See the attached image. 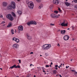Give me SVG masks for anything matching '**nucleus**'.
I'll return each mask as SVG.
<instances>
[{"label":"nucleus","instance_id":"obj_1","mask_svg":"<svg viewBox=\"0 0 77 77\" xmlns=\"http://www.w3.org/2000/svg\"><path fill=\"white\" fill-rule=\"evenodd\" d=\"M28 6L30 9H33L34 8V3L32 2H29L28 3Z\"/></svg>","mask_w":77,"mask_h":77},{"label":"nucleus","instance_id":"obj_2","mask_svg":"<svg viewBox=\"0 0 77 77\" xmlns=\"http://www.w3.org/2000/svg\"><path fill=\"white\" fill-rule=\"evenodd\" d=\"M51 45L50 44H49L48 45V44H45L43 45L44 49V50H49V49L51 48Z\"/></svg>","mask_w":77,"mask_h":77},{"label":"nucleus","instance_id":"obj_3","mask_svg":"<svg viewBox=\"0 0 77 77\" xmlns=\"http://www.w3.org/2000/svg\"><path fill=\"white\" fill-rule=\"evenodd\" d=\"M6 17L7 18H8V19H9L11 21H13V20H14V18H13V17H12V15H11L10 14L7 15Z\"/></svg>","mask_w":77,"mask_h":77},{"label":"nucleus","instance_id":"obj_4","mask_svg":"<svg viewBox=\"0 0 77 77\" xmlns=\"http://www.w3.org/2000/svg\"><path fill=\"white\" fill-rule=\"evenodd\" d=\"M11 6L13 9L15 8V3L14 2L12 1L11 2Z\"/></svg>","mask_w":77,"mask_h":77},{"label":"nucleus","instance_id":"obj_5","mask_svg":"<svg viewBox=\"0 0 77 77\" xmlns=\"http://www.w3.org/2000/svg\"><path fill=\"white\" fill-rule=\"evenodd\" d=\"M53 3L54 5H58L59 3V1L58 0H53Z\"/></svg>","mask_w":77,"mask_h":77},{"label":"nucleus","instance_id":"obj_6","mask_svg":"<svg viewBox=\"0 0 77 77\" xmlns=\"http://www.w3.org/2000/svg\"><path fill=\"white\" fill-rule=\"evenodd\" d=\"M69 37L68 35H65L63 37V39L65 41H67L69 39Z\"/></svg>","mask_w":77,"mask_h":77},{"label":"nucleus","instance_id":"obj_7","mask_svg":"<svg viewBox=\"0 0 77 77\" xmlns=\"http://www.w3.org/2000/svg\"><path fill=\"white\" fill-rule=\"evenodd\" d=\"M12 40L13 41H15V42H16L17 43H19L20 42V40L18 38H17L15 37L13 38Z\"/></svg>","mask_w":77,"mask_h":77},{"label":"nucleus","instance_id":"obj_8","mask_svg":"<svg viewBox=\"0 0 77 77\" xmlns=\"http://www.w3.org/2000/svg\"><path fill=\"white\" fill-rule=\"evenodd\" d=\"M19 46V45H18V44H14L13 45V48H18Z\"/></svg>","mask_w":77,"mask_h":77},{"label":"nucleus","instance_id":"obj_9","mask_svg":"<svg viewBox=\"0 0 77 77\" xmlns=\"http://www.w3.org/2000/svg\"><path fill=\"white\" fill-rule=\"evenodd\" d=\"M26 36L27 39H29V40H31L32 39V37H31V36H30V35L28 34H27Z\"/></svg>","mask_w":77,"mask_h":77},{"label":"nucleus","instance_id":"obj_10","mask_svg":"<svg viewBox=\"0 0 77 77\" xmlns=\"http://www.w3.org/2000/svg\"><path fill=\"white\" fill-rule=\"evenodd\" d=\"M18 29L20 31H23V26H19Z\"/></svg>","mask_w":77,"mask_h":77},{"label":"nucleus","instance_id":"obj_11","mask_svg":"<svg viewBox=\"0 0 77 77\" xmlns=\"http://www.w3.org/2000/svg\"><path fill=\"white\" fill-rule=\"evenodd\" d=\"M61 26H68V24L67 23H65V22H63L61 24Z\"/></svg>","mask_w":77,"mask_h":77},{"label":"nucleus","instance_id":"obj_12","mask_svg":"<svg viewBox=\"0 0 77 77\" xmlns=\"http://www.w3.org/2000/svg\"><path fill=\"white\" fill-rule=\"evenodd\" d=\"M27 25H28V26H29V25H32V21H30L28 22L27 23Z\"/></svg>","mask_w":77,"mask_h":77},{"label":"nucleus","instance_id":"obj_13","mask_svg":"<svg viewBox=\"0 0 77 77\" xmlns=\"http://www.w3.org/2000/svg\"><path fill=\"white\" fill-rule=\"evenodd\" d=\"M51 17L53 18H55V14H51Z\"/></svg>","mask_w":77,"mask_h":77},{"label":"nucleus","instance_id":"obj_14","mask_svg":"<svg viewBox=\"0 0 77 77\" xmlns=\"http://www.w3.org/2000/svg\"><path fill=\"white\" fill-rule=\"evenodd\" d=\"M60 32V33L61 34H64V33H66V31L65 30H61Z\"/></svg>","mask_w":77,"mask_h":77},{"label":"nucleus","instance_id":"obj_15","mask_svg":"<svg viewBox=\"0 0 77 77\" xmlns=\"http://www.w3.org/2000/svg\"><path fill=\"white\" fill-rule=\"evenodd\" d=\"M8 9H12V7L11 6V5H9L8 6Z\"/></svg>","mask_w":77,"mask_h":77},{"label":"nucleus","instance_id":"obj_16","mask_svg":"<svg viewBox=\"0 0 77 77\" xmlns=\"http://www.w3.org/2000/svg\"><path fill=\"white\" fill-rule=\"evenodd\" d=\"M12 26V23L10 22L8 25L7 26V27H11V26Z\"/></svg>","mask_w":77,"mask_h":77},{"label":"nucleus","instance_id":"obj_17","mask_svg":"<svg viewBox=\"0 0 77 77\" xmlns=\"http://www.w3.org/2000/svg\"><path fill=\"white\" fill-rule=\"evenodd\" d=\"M3 6H4V7H5V6H6L7 5V3L5 2H4L3 3Z\"/></svg>","mask_w":77,"mask_h":77},{"label":"nucleus","instance_id":"obj_18","mask_svg":"<svg viewBox=\"0 0 77 77\" xmlns=\"http://www.w3.org/2000/svg\"><path fill=\"white\" fill-rule=\"evenodd\" d=\"M42 7H43V5L42 4H40L39 5L38 9H41L42 8Z\"/></svg>","mask_w":77,"mask_h":77},{"label":"nucleus","instance_id":"obj_19","mask_svg":"<svg viewBox=\"0 0 77 77\" xmlns=\"http://www.w3.org/2000/svg\"><path fill=\"white\" fill-rule=\"evenodd\" d=\"M66 5V6H69V5H70V3H69L68 2H65V3Z\"/></svg>","mask_w":77,"mask_h":77},{"label":"nucleus","instance_id":"obj_20","mask_svg":"<svg viewBox=\"0 0 77 77\" xmlns=\"http://www.w3.org/2000/svg\"><path fill=\"white\" fill-rule=\"evenodd\" d=\"M15 66H16V65L15 64L14 65H13V66L10 67L9 68V69H11H11H12V68H15Z\"/></svg>","mask_w":77,"mask_h":77},{"label":"nucleus","instance_id":"obj_21","mask_svg":"<svg viewBox=\"0 0 77 77\" xmlns=\"http://www.w3.org/2000/svg\"><path fill=\"white\" fill-rule=\"evenodd\" d=\"M32 24H35V25H36V22L34 21H32Z\"/></svg>","mask_w":77,"mask_h":77},{"label":"nucleus","instance_id":"obj_22","mask_svg":"<svg viewBox=\"0 0 77 77\" xmlns=\"http://www.w3.org/2000/svg\"><path fill=\"white\" fill-rule=\"evenodd\" d=\"M17 13H18L19 15H21L22 12H21V11H17Z\"/></svg>","mask_w":77,"mask_h":77},{"label":"nucleus","instance_id":"obj_23","mask_svg":"<svg viewBox=\"0 0 77 77\" xmlns=\"http://www.w3.org/2000/svg\"><path fill=\"white\" fill-rule=\"evenodd\" d=\"M14 29H11V33L12 34V35H14Z\"/></svg>","mask_w":77,"mask_h":77},{"label":"nucleus","instance_id":"obj_24","mask_svg":"<svg viewBox=\"0 0 77 77\" xmlns=\"http://www.w3.org/2000/svg\"><path fill=\"white\" fill-rule=\"evenodd\" d=\"M53 8V5H51L49 7V8L50 9H52Z\"/></svg>","mask_w":77,"mask_h":77},{"label":"nucleus","instance_id":"obj_25","mask_svg":"<svg viewBox=\"0 0 77 77\" xmlns=\"http://www.w3.org/2000/svg\"><path fill=\"white\" fill-rule=\"evenodd\" d=\"M12 15L13 16V17H16V16L15 15V13H14V12H12Z\"/></svg>","mask_w":77,"mask_h":77},{"label":"nucleus","instance_id":"obj_26","mask_svg":"<svg viewBox=\"0 0 77 77\" xmlns=\"http://www.w3.org/2000/svg\"><path fill=\"white\" fill-rule=\"evenodd\" d=\"M20 68V66L19 65H18L16 66V65L15 68Z\"/></svg>","mask_w":77,"mask_h":77},{"label":"nucleus","instance_id":"obj_27","mask_svg":"<svg viewBox=\"0 0 77 77\" xmlns=\"http://www.w3.org/2000/svg\"><path fill=\"white\" fill-rule=\"evenodd\" d=\"M36 0V2H37V3H40L41 2V0Z\"/></svg>","mask_w":77,"mask_h":77},{"label":"nucleus","instance_id":"obj_28","mask_svg":"<svg viewBox=\"0 0 77 77\" xmlns=\"http://www.w3.org/2000/svg\"><path fill=\"white\" fill-rule=\"evenodd\" d=\"M57 72L56 70H54L53 71V74H56Z\"/></svg>","mask_w":77,"mask_h":77},{"label":"nucleus","instance_id":"obj_29","mask_svg":"<svg viewBox=\"0 0 77 77\" xmlns=\"http://www.w3.org/2000/svg\"><path fill=\"white\" fill-rule=\"evenodd\" d=\"M54 14H58V11H54Z\"/></svg>","mask_w":77,"mask_h":77},{"label":"nucleus","instance_id":"obj_30","mask_svg":"<svg viewBox=\"0 0 77 77\" xmlns=\"http://www.w3.org/2000/svg\"><path fill=\"white\" fill-rule=\"evenodd\" d=\"M45 56H48V53H46L45 54Z\"/></svg>","mask_w":77,"mask_h":77},{"label":"nucleus","instance_id":"obj_31","mask_svg":"<svg viewBox=\"0 0 77 77\" xmlns=\"http://www.w3.org/2000/svg\"><path fill=\"white\" fill-rule=\"evenodd\" d=\"M58 17H59V16L57 15H55V18H58Z\"/></svg>","mask_w":77,"mask_h":77},{"label":"nucleus","instance_id":"obj_32","mask_svg":"<svg viewBox=\"0 0 77 77\" xmlns=\"http://www.w3.org/2000/svg\"><path fill=\"white\" fill-rule=\"evenodd\" d=\"M74 2L75 3H77V0H74Z\"/></svg>","mask_w":77,"mask_h":77},{"label":"nucleus","instance_id":"obj_33","mask_svg":"<svg viewBox=\"0 0 77 77\" xmlns=\"http://www.w3.org/2000/svg\"><path fill=\"white\" fill-rule=\"evenodd\" d=\"M4 23H5V21H2L1 23V24H4Z\"/></svg>","mask_w":77,"mask_h":77},{"label":"nucleus","instance_id":"obj_34","mask_svg":"<svg viewBox=\"0 0 77 77\" xmlns=\"http://www.w3.org/2000/svg\"><path fill=\"white\" fill-rule=\"evenodd\" d=\"M46 68H48V67H49V65H46Z\"/></svg>","mask_w":77,"mask_h":77},{"label":"nucleus","instance_id":"obj_35","mask_svg":"<svg viewBox=\"0 0 77 77\" xmlns=\"http://www.w3.org/2000/svg\"><path fill=\"white\" fill-rule=\"evenodd\" d=\"M50 25H51V26H54V24L51 23Z\"/></svg>","mask_w":77,"mask_h":77},{"label":"nucleus","instance_id":"obj_36","mask_svg":"<svg viewBox=\"0 0 77 77\" xmlns=\"http://www.w3.org/2000/svg\"><path fill=\"white\" fill-rule=\"evenodd\" d=\"M55 68H57V67H58V65H56L55 66Z\"/></svg>","mask_w":77,"mask_h":77},{"label":"nucleus","instance_id":"obj_37","mask_svg":"<svg viewBox=\"0 0 77 77\" xmlns=\"http://www.w3.org/2000/svg\"><path fill=\"white\" fill-rule=\"evenodd\" d=\"M58 9L59 12H61V11L60 10V8H59Z\"/></svg>","mask_w":77,"mask_h":77},{"label":"nucleus","instance_id":"obj_38","mask_svg":"<svg viewBox=\"0 0 77 77\" xmlns=\"http://www.w3.org/2000/svg\"><path fill=\"white\" fill-rule=\"evenodd\" d=\"M18 61L19 62V63H21V60H18Z\"/></svg>","mask_w":77,"mask_h":77},{"label":"nucleus","instance_id":"obj_39","mask_svg":"<svg viewBox=\"0 0 77 77\" xmlns=\"http://www.w3.org/2000/svg\"><path fill=\"white\" fill-rule=\"evenodd\" d=\"M75 8H76V9H77V5H75Z\"/></svg>","mask_w":77,"mask_h":77},{"label":"nucleus","instance_id":"obj_40","mask_svg":"<svg viewBox=\"0 0 77 77\" xmlns=\"http://www.w3.org/2000/svg\"><path fill=\"white\" fill-rule=\"evenodd\" d=\"M37 68L38 69H41V68H40V67H37Z\"/></svg>","mask_w":77,"mask_h":77},{"label":"nucleus","instance_id":"obj_41","mask_svg":"<svg viewBox=\"0 0 77 77\" xmlns=\"http://www.w3.org/2000/svg\"><path fill=\"white\" fill-rule=\"evenodd\" d=\"M33 54V52H31L30 53V54Z\"/></svg>","mask_w":77,"mask_h":77},{"label":"nucleus","instance_id":"obj_42","mask_svg":"<svg viewBox=\"0 0 77 77\" xmlns=\"http://www.w3.org/2000/svg\"><path fill=\"white\" fill-rule=\"evenodd\" d=\"M42 71H43V70H44V67H42Z\"/></svg>","mask_w":77,"mask_h":77},{"label":"nucleus","instance_id":"obj_43","mask_svg":"<svg viewBox=\"0 0 77 77\" xmlns=\"http://www.w3.org/2000/svg\"><path fill=\"white\" fill-rule=\"evenodd\" d=\"M0 18H3V16L2 15H1L0 16Z\"/></svg>","mask_w":77,"mask_h":77},{"label":"nucleus","instance_id":"obj_44","mask_svg":"<svg viewBox=\"0 0 77 77\" xmlns=\"http://www.w3.org/2000/svg\"><path fill=\"white\" fill-rule=\"evenodd\" d=\"M71 27H72V29L73 30L74 29V27H73V26H72Z\"/></svg>","mask_w":77,"mask_h":77},{"label":"nucleus","instance_id":"obj_45","mask_svg":"<svg viewBox=\"0 0 77 77\" xmlns=\"http://www.w3.org/2000/svg\"><path fill=\"white\" fill-rule=\"evenodd\" d=\"M57 46H58V47H59L60 46V45H59V44L58 43Z\"/></svg>","mask_w":77,"mask_h":77},{"label":"nucleus","instance_id":"obj_46","mask_svg":"<svg viewBox=\"0 0 77 77\" xmlns=\"http://www.w3.org/2000/svg\"><path fill=\"white\" fill-rule=\"evenodd\" d=\"M43 72H45L44 70H43Z\"/></svg>","mask_w":77,"mask_h":77},{"label":"nucleus","instance_id":"obj_47","mask_svg":"<svg viewBox=\"0 0 77 77\" xmlns=\"http://www.w3.org/2000/svg\"><path fill=\"white\" fill-rule=\"evenodd\" d=\"M55 69H58L56 67V68H55Z\"/></svg>","mask_w":77,"mask_h":77},{"label":"nucleus","instance_id":"obj_48","mask_svg":"<svg viewBox=\"0 0 77 77\" xmlns=\"http://www.w3.org/2000/svg\"><path fill=\"white\" fill-rule=\"evenodd\" d=\"M60 77H62V76L61 75H60Z\"/></svg>","mask_w":77,"mask_h":77},{"label":"nucleus","instance_id":"obj_49","mask_svg":"<svg viewBox=\"0 0 77 77\" xmlns=\"http://www.w3.org/2000/svg\"><path fill=\"white\" fill-rule=\"evenodd\" d=\"M51 65H53V63L52 62H51Z\"/></svg>","mask_w":77,"mask_h":77},{"label":"nucleus","instance_id":"obj_50","mask_svg":"<svg viewBox=\"0 0 77 77\" xmlns=\"http://www.w3.org/2000/svg\"><path fill=\"white\" fill-rule=\"evenodd\" d=\"M5 26V24H3V25H2L3 26Z\"/></svg>","mask_w":77,"mask_h":77},{"label":"nucleus","instance_id":"obj_51","mask_svg":"<svg viewBox=\"0 0 77 77\" xmlns=\"http://www.w3.org/2000/svg\"><path fill=\"white\" fill-rule=\"evenodd\" d=\"M66 69L68 68V66H66Z\"/></svg>","mask_w":77,"mask_h":77},{"label":"nucleus","instance_id":"obj_52","mask_svg":"<svg viewBox=\"0 0 77 77\" xmlns=\"http://www.w3.org/2000/svg\"><path fill=\"white\" fill-rule=\"evenodd\" d=\"M62 66L61 65H60V67H62V66Z\"/></svg>","mask_w":77,"mask_h":77},{"label":"nucleus","instance_id":"obj_53","mask_svg":"<svg viewBox=\"0 0 77 77\" xmlns=\"http://www.w3.org/2000/svg\"><path fill=\"white\" fill-rule=\"evenodd\" d=\"M72 59H71V60H70L71 62L72 61Z\"/></svg>","mask_w":77,"mask_h":77},{"label":"nucleus","instance_id":"obj_54","mask_svg":"<svg viewBox=\"0 0 77 77\" xmlns=\"http://www.w3.org/2000/svg\"><path fill=\"white\" fill-rule=\"evenodd\" d=\"M0 69H1V70H2V68H0Z\"/></svg>","mask_w":77,"mask_h":77},{"label":"nucleus","instance_id":"obj_55","mask_svg":"<svg viewBox=\"0 0 77 77\" xmlns=\"http://www.w3.org/2000/svg\"><path fill=\"white\" fill-rule=\"evenodd\" d=\"M67 30H69V28H68V29H67Z\"/></svg>","mask_w":77,"mask_h":77},{"label":"nucleus","instance_id":"obj_56","mask_svg":"<svg viewBox=\"0 0 77 77\" xmlns=\"http://www.w3.org/2000/svg\"><path fill=\"white\" fill-rule=\"evenodd\" d=\"M18 33H20V31H18Z\"/></svg>","mask_w":77,"mask_h":77},{"label":"nucleus","instance_id":"obj_57","mask_svg":"<svg viewBox=\"0 0 77 77\" xmlns=\"http://www.w3.org/2000/svg\"><path fill=\"white\" fill-rule=\"evenodd\" d=\"M32 64H31L30 65V66H32Z\"/></svg>","mask_w":77,"mask_h":77},{"label":"nucleus","instance_id":"obj_58","mask_svg":"<svg viewBox=\"0 0 77 77\" xmlns=\"http://www.w3.org/2000/svg\"><path fill=\"white\" fill-rule=\"evenodd\" d=\"M72 71H74V70H72Z\"/></svg>","mask_w":77,"mask_h":77},{"label":"nucleus","instance_id":"obj_59","mask_svg":"<svg viewBox=\"0 0 77 77\" xmlns=\"http://www.w3.org/2000/svg\"><path fill=\"white\" fill-rule=\"evenodd\" d=\"M58 17H59V16H60V14H58Z\"/></svg>","mask_w":77,"mask_h":77},{"label":"nucleus","instance_id":"obj_60","mask_svg":"<svg viewBox=\"0 0 77 77\" xmlns=\"http://www.w3.org/2000/svg\"><path fill=\"white\" fill-rule=\"evenodd\" d=\"M34 77H36V76H35V75H34Z\"/></svg>","mask_w":77,"mask_h":77},{"label":"nucleus","instance_id":"obj_61","mask_svg":"<svg viewBox=\"0 0 77 77\" xmlns=\"http://www.w3.org/2000/svg\"><path fill=\"white\" fill-rule=\"evenodd\" d=\"M72 41H74V39H72Z\"/></svg>","mask_w":77,"mask_h":77},{"label":"nucleus","instance_id":"obj_62","mask_svg":"<svg viewBox=\"0 0 77 77\" xmlns=\"http://www.w3.org/2000/svg\"><path fill=\"white\" fill-rule=\"evenodd\" d=\"M20 0H17V1H20Z\"/></svg>","mask_w":77,"mask_h":77},{"label":"nucleus","instance_id":"obj_63","mask_svg":"<svg viewBox=\"0 0 77 77\" xmlns=\"http://www.w3.org/2000/svg\"><path fill=\"white\" fill-rule=\"evenodd\" d=\"M58 68H60V66H58Z\"/></svg>","mask_w":77,"mask_h":77},{"label":"nucleus","instance_id":"obj_64","mask_svg":"<svg viewBox=\"0 0 77 77\" xmlns=\"http://www.w3.org/2000/svg\"><path fill=\"white\" fill-rule=\"evenodd\" d=\"M16 77H19V76H16Z\"/></svg>","mask_w":77,"mask_h":77}]
</instances>
